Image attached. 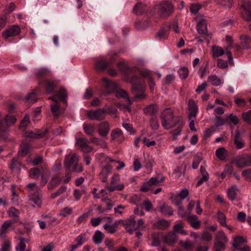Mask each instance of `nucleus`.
Masks as SVG:
<instances>
[{
	"label": "nucleus",
	"mask_w": 251,
	"mask_h": 251,
	"mask_svg": "<svg viewBox=\"0 0 251 251\" xmlns=\"http://www.w3.org/2000/svg\"><path fill=\"white\" fill-rule=\"evenodd\" d=\"M160 118L161 125L164 129L168 130L176 126H177L176 129L173 131L174 140H176L177 136L180 134L184 125L182 118L179 117H175L173 110L170 108L164 110L161 113Z\"/></svg>",
	"instance_id": "f257e3e1"
},
{
	"label": "nucleus",
	"mask_w": 251,
	"mask_h": 251,
	"mask_svg": "<svg viewBox=\"0 0 251 251\" xmlns=\"http://www.w3.org/2000/svg\"><path fill=\"white\" fill-rule=\"evenodd\" d=\"M132 85V91L135 99L143 100L146 95L144 93L145 87L141 84L142 79L141 77L133 76L130 80Z\"/></svg>",
	"instance_id": "f03ea898"
},
{
	"label": "nucleus",
	"mask_w": 251,
	"mask_h": 251,
	"mask_svg": "<svg viewBox=\"0 0 251 251\" xmlns=\"http://www.w3.org/2000/svg\"><path fill=\"white\" fill-rule=\"evenodd\" d=\"M78 156L75 154H68L65 160L64 165L67 170L76 172H81L83 170L82 166L78 164Z\"/></svg>",
	"instance_id": "7ed1b4c3"
},
{
	"label": "nucleus",
	"mask_w": 251,
	"mask_h": 251,
	"mask_svg": "<svg viewBox=\"0 0 251 251\" xmlns=\"http://www.w3.org/2000/svg\"><path fill=\"white\" fill-rule=\"evenodd\" d=\"M28 193L31 195V200L38 206L42 205V196L39 192V187L35 183L27 185Z\"/></svg>",
	"instance_id": "20e7f679"
},
{
	"label": "nucleus",
	"mask_w": 251,
	"mask_h": 251,
	"mask_svg": "<svg viewBox=\"0 0 251 251\" xmlns=\"http://www.w3.org/2000/svg\"><path fill=\"white\" fill-rule=\"evenodd\" d=\"M174 7L169 1L161 2L155 7L156 13L161 17H169L173 12Z\"/></svg>",
	"instance_id": "39448f33"
},
{
	"label": "nucleus",
	"mask_w": 251,
	"mask_h": 251,
	"mask_svg": "<svg viewBox=\"0 0 251 251\" xmlns=\"http://www.w3.org/2000/svg\"><path fill=\"white\" fill-rule=\"evenodd\" d=\"M233 163L240 168H243L251 165V156L243 154L236 156L233 160Z\"/></svg>",
	"instance_id": "423d86ee"
},
{
	"label": "nucleus",
	"mask_w": 251,
	"mask_h": 251,
	"mask_svg": "<svg viewBox=\"0 0 251 251\" xmlns=\"http://www.w3.org/2000/svg\"><path fill=\"white\" fill-rule=\"evenodd\" d=\"M107 113L106 109H98L96 110H90L87 111V116L91 120L101 121L105 118Z\"/></svg>",
	"instance_id": "0eeeda50"
},
{
	"label": "nucleus",
	"mask_w": 251,
	"mask_h": 251,
	"mask_svg": "<svg viewBox=\"0 0 251 251\" xmlns=\"http://www.w3.org/2000/svg\"><path fill=\"white\" fill-rule=\"evenodd\" d=\"M119 175L114 174L111 178L110 186L107 188L108 191L111 192L115 190H122L124 188V185L123 183L119 182Z\"/></svg>",
	"instance_id": "6e6552de"
},
{
	"label": "nucleus",
	"mask_w": 251,
	"mask_h": 251,
	"mask_svg": "<svg viewBox=\"0 0 251 251\" xmlns=\"http://www.w3.org/2000/svg\"><path fill=\"white\" fill-rule=\"evenodd\" d=\"M90 142L85 138H78L76 139L75 145L78 146L83 152L88 153L93 150V148L89 146Z\"/></svg>",
	"instance_id": "1a4fd4ad"
},
{
	"label": "nucleus",
	"mask_w": 251,
	"mask_h": 251,
	"mask_svg": "<svg viewBox=\"0 0 251 251\" xmlns=\"http://www.w3.org/2000/svg\"><path fill=\"white\" fill-rule=\"evenodd\" d=\"M241 11L243 18L247 21H251V1L248 0L244 1Z\"/></svg>",
	"instance_id": "9d476101"
},
{
	"label": "nucleus",
	"mask_w": 251,
	"mask_h": 251,
	"mask_svg": "<svg viewBox=\"0 0 251 251\" xmlns=\"http://www.w3.org/2000/svg\"><path fill=\"white\" fill-rule=\"evenodd\" d=\"M21 32L20 27L17 25H13L9 27L2 32V36L5 38L18 35Z\"/></svg>",
	"instance_id": "9b49d317"
},
{
	"label": "nucleus",
	"mask_w": 251,
	"mask_h": 251,
	"mask_svg": "<svg viewBox=\"0 0 251 251\" xmlns=\"http://www.w3.org/2000/svg\"><path fill=\"white\" fill-rule=\"evenodd\" d=\"M56 96L50 97L49 99L54 101V103L50 105L51 111L54 118H57L61 114L60 107L56 100Z\"/></svg>",
	"instance_id": "f8f14e48"
},
{
	"label": "nucleus",
	"mask_w": 251,
	"mask_h": 251,
	"mask_svg": "<svg viewBox=\"0 0 251 251\" xmlns=\"http://www.w3.org/2000/svg\"><path fill=\"white\" fill-rule=\"evenodd\" d=\"M188 107L190 111L188 115L189 120L195 118L198 112V107L193 100L191 99L189 100Z\"/></svg>",
	"instance_id": "ddd939ff"
},
{
	"label": "nucleus",
	"mask_w": 251,
	"mask_h": 251,
	"mask_svg": "<svg viewBox=\"0 0 251 251\" xmlns=\"http://www.w3.org/2000/svg\"><path fill=\"white\" fill-rule=\"evenodd\" d=\"M110 131L109 124L107 122H103L100 123L98 127V132L99 135L102 137H106Z\"/></svg>",
	"instance_id": "4468645a"
},
{
	"label": "nucleus",
	"mask_w": 251,
	"mask_h": 251,
	"mask_svg": "<svg viewBox=\"0 0 251 251\" xmlns=\"http://www.w3.org/2000/svg\"><path fill=\"white\" fill-rule=\"evenodd\" d=\"M197 22V29L200 34H204L206 32V24L202 16H198L196 19Z\"/></svg>",
	"instance_id": "2eb2a0df"
},
{
	"label": "nucleus",
	"mask_w": 251,
	"mask_h": 251,
	"mask_svg": "<svg viewBox=\"0 0 251 251\" xmlns=\"http://www.w3.org/2000/svg\"><path fill=\"white\" fill-rule=\"evenodd\" d=\"M234 144L237 150L242 149L245 146V143L242 138L241 133L239 130H237L234 138Z\"/></svg>",
	"instance_id": "dca6fc26"
},
{
	"label": "nucleus",
	"mask_w": 251,
	"mask_h": 251,
	"mask_svg": "<svg viewBox=\"0 0 251 251\" xmlns=\"http://www.w3.org/2000/svg\"><path fill=\"white\" fill-rule=\"evenodd\" d=\"M14 223L11 220L5 221L0 228V238L4 237Z\"/></svg>",
	"instance_id": "f3484780"
},
{
	"label": "nucleus",
	"mask_w": 251,
	"mask_h": 251,
	"mask_svg": "<svg viewBox=\"0 0 251 251\" xmlns=\"http://www.w3.org/2000/svg\"><path fill=\"white\" fill-rule=\"evenodd\" d=\"M241 45L240 48L243 50H248L251 46V38L246 35L243 34L240 36Z\"/></svg>",
	"instance_id": "a211bd4d"
},
{
	"label": "nucleus",
	"mask_w": 251,
	"mask_h": 251,
	"mask_svg": "<svg viewBox=\"0 0 251 251\" xmlns=\"http://www.w3.org/2000/svg\"><path fill=\"white\" fill-rule=\"evenodd\" d=\"M177 240V235L173 231L168 233L163 237V241L169 245H173Z\"/></svg>",
	"instance_id": "6ab92c4d"
},
{
	"label": "nucleus",
	"mask_w": 251,
	"mask_h": 251,
	"mask_svg": "<svg viewBox=\"0 0 251 251\" xmlns=\"http://www.w3.org/2000/svg\"><path fill=\"white\" fill-rule=\"evenodd\" d=\"M125 226L126 231L130 234L137 230V225L135 220L128 219L126 221Z\"/></svg>",
	"instance_id": "aec40b11"
},
{
	"label": "nucleus",
	"mask_w": 251,
	"mask_h": 251,
	"mask_svg": "<svg viewBox=\"0 0 251 251\" xmlns=\"http://www.w3.org/2000/svg\"><path fill=\"white\" fill-rule=\"evenodd\" d=\"M116 55L117 53H115L109 61H99L97 62L95 64L96 69L98 71L104 70L109 66L111 62L114 60V58Z\"/></svg>",
	"instance_id": "412c9836"
},
{
	"label": "nucleus",
	"mask_w": 251,
	"mask_h": 251,
	"mask_svg": "<svg viewBox=\"0 0 251 251\" xmlns=\"http://www.w3.org/2000/svg\"><path fill=\"white\" fill-rule=\"evenodd\" d=\"M170 27L165 25L162 27L156 35V38L159 40H164L166 39L169 33Z\"/></svg>",
	"instance_id": "4be33fe9"
},
{
	"label": "nucleus",
	"mask_w": 251,
	"mask_h": 251,
	"mask_svg": "<svg viewBox=\"0 0 251 251\" xmlns=\"http://www.w3.org/2000/svg\"><path fill=\"white\" fill-rule=\"evenodd\" d=\"M111 137L112 140L116 141L119 143L122 142L124 140L122 131L118 128L112 130Z\"/></svg>",
	"instance_id": "5701e85b"
},
{
	"label": "nucleus",
	"mask_w": 251,
	"mask_h": 251,
	"mask_svg": "<svg viewBox=\"0 0 251 251\" xmlns=\"http://www.w3.org/2000/svg\"><path fill=\"white\" fill-rule=\"evenodd\" d=\"M159 211L163 215H172L173 210L171 206L165 203H160L158 206Z\"/></svg>",
	"instance_id": "b1692460"
},
{
	"label": "nucleus",
	"mask_w": 251,
	"mask_h": 251,
	"mask_svg": "<svg viewBox=\"0 0 251 251\" xmlns=\"http://www.w3.org/2000/svg\"><path fill=\"white\" fill-rule=\"evenodd\" d=\"M111 168L109 166H105L102 168L100 174V178L103 182H105L107 180L109 174L110 173Z\"/></svg>",
	"instance_id": "393cba45"
},
{
	"label": "nucleus",
	"mask_w": 251,
	"mask_h": 251,
	"mask_svg": "<svg viewBox=\"0 0 251 251\" xmlns=\"http://www.w3.org/2000/svg\"><path fill=\"white\" fill-rule=\"evenodd\" d=\"M103 81L106 87V91L108 93L112 92L117 89V85L114 82L109 81L105 78L103 79Z\"/></svg>",
	"instance_id": "a878e982"
},
{
	"label": "nucleus",
	"mask_w": 251,
	"mask_h": 251,
	"mask_svg": "<svg viewBox=\"0 0 251 251\" xmlns=\"http://www.w3.org/2000/svg\"><path fill=\"white\" fill-rule=\"evenodd\" d=\"M147 11L146 5L141 3H138L133 8V12L137 15L146 13Z\"/></svg>",
	"instance_id": "bb28decb"
},
{
	"label": "nucleus",
	"mask_w": 251,
	"mask_h": 251,
	"mask_svg": "<svg viewBox=\"0 0 251 251\" xmlns=\"http://www.w3.org/2000/svg\"><path fill=\"white\" fill-rule=\"evenodd\" d=\"M7 213L9 217L13 218V221H12L13 223H16L18 221L20 214L19 210L16 209L15 207H12L9 209Z\"/></svg>",
	"instance_id": "cd10ccee"
},
{
	"label": "nucleus",
	"mask_w": 251,
	"mask_h": 251,
	"mask_svg": "<svg viewBox=\"0 0 251 251\" xmlns=\"http://www.w3.org/2000/svg\"><path fill=\"white\" fill-rule=\"evenodd\" d=\"M226 40L227 44V47L226 49V53L228 56V60L229 63H231L233 60V57L230 51L228 50L229 49L232 47V38L230 36L227 35L226 37Z\"/></svg>",
	"instance_id": "c85d7f7f"
},
{
	"label": "nucleus",
	"mask_w": 251,
	"mask_h": 251,
	"mask_svg": "<svg viewBox=\"0 0 251 251\" xmlns=\"http://www.w3.org/2000/svg\"><path fill=\"white\" fill-rule=\"evenodd\" d=\"M184 226V224L181 222L175 225L173 227V232L176 234L178 233L183 235H187V231L183 229Z\"/></svg>",
	"instance_id": "c756f323"
},
{
	"label": "nucleus",
	"mask_w": 251,
	"mask_h": 251,
	"mask_svg": "<svg viewBox=\"0 0 251 251\" xmlns=\"http://www.w3.org/2000/svg\"><path fill=\"white\" fill-rule=\"evenodd\" d=\"M30 146L26 143H23L20 146V149L18 154L21 156H25L30 150Z\"/></svg>",
	"instance_id": "7c9ffc66"
},
{
	"label": "nucleus",
	"mask_w": 251,
	"mask_h": 251,
	"mask_svg": "<svg viewBox=\"0 0 251 251\" xmlns=\"http://www.w3.org/2000/svg\"><path fill=\"white\" fill-rule=\"evenodd\" d=\"M158 111V106L156 105L151 104L146 107L144 109L145 113L150 115H156Z\"/></svg>",
	"instance_id": "2f4dec72"
},
{
	"label": "nucleus",
	"mask_w": 251,
	"mask_h": 251,
	"mask_svg": "<svg viewBox=\"0 0 251 251\" xmlns=\"http://www.w3.org/2000/svg\"><path fill=\"white\" fill-rule=\"evenodd\" d=\"M104 234L100 230H96L93 237V240L95 244L99 245L102 242L104 238Z\"/></svg>",
	"instance_id": "473e14b6"
},
{
	"label": "nucleus",
	"mask_w": 251,
	"mask_h": 251,
	"mask_svg": "<svg viewBox=\"0 0 251 251\" xmlns=\"http://www.w3.org/2000/svg\"><path fill=\"white\" fill-rule=\"evenodd\" d=\"M237 191V186L235 185L232 186L230 188L227 190V195L228 198L231 201L234 200L236 198V194Z\"/></svg>",
	"instance_id": "72a5a7b5"
},
{
	"label": "nucleus",
	"mask_w": 251,
	"mask_h": 251,
	"mask_svg": "<svg viewBox=\"0 0 251 251\" xmlns=\"http://www.w3.org/2000/svg\"><path fill=\"white\" fill-rule=\"evenodd\" d=\"M115 95L118 98H123L126 99L128 104L130 105L131 104V101L129 99L126 92L124 90L122 89H117L115 91Z\"/></svg>",
	"instance_id": "f704fd0d"
},
{
	"label": "nucleus",
	"mask_w": 251,
	"mask_h": 251,
	"mask_svg": "<svg viewBox=\"0 0 251 251\" xmlns=\"http://www.w3.org/2000/svg\"><path fill=\"white\" fill-rule=\"evenodd\" d=\"M21 164L18 158H13L9 165L10 169L12 171H20L21 170Z\"/></svg>",
	"instance_id": "c9c22d12"
},
{
	"label": "nucleus",
	"mask_w": 251,
	"mask_h": 251,
	"mask_svg": "<svg viewBox=\"0 0 251 251\" xmlns=\"http://www.w3.org/2000/svg\"><path fill=\"white\" fill-rule=\"evenodd\" d=\"M83 128L85 133L88 135H93L95 132V127L91 124H84Z\"/></svg>",
	"instance_id": "e433bc0d"
},
{
	"label": "nucleus",
	"mask_w": 251,
	"mask_h": 251,
	"mask_svg": "<svg viewBox=\"0 0 251 251\" xmlns=\"http://www.w3.org/2000/svg\"><path fill=\"white\" fill-rule=\"evenodd\" d=\"M208 81L214 86H219L222 83V80L216 75H211L208 77Z\"/></svg>",
	"instance_id": "4c0bfd02"
},
{
	"label": "nucleus",
	"mask_w": 251,
	"mask_h": 251,
	"mask_svg": "<svg viewBox=\"0 0 251 251\" xmlns=\"http://www.w3.org/2000/svg\"><path fill=\"white\" fill-rule=\"evenodd\" d=\"M226 151L224 148H220L216 151L217 157L221 160H224L226 157Z\"/></svg>",
	"instance_id": "58836bf2"
},
{
	"label": "nucleus",
	"mask_w": 251,
	"mask_h": 251,
	"mask_svg": "<svg viewBox=\"0 0 251 251\" xmlns=\"http://www.w3.org/2000/svg\"><path fill=\"white\" fill-rule=\"evenodd\" d=\"M212 52L213 56L215 57L221 56L225 53L223 49L218 46H213L212 48Z\"/></svg>",
	"instance_id": "ea45409f"
},
{
	"label": "nucleus",
	"mask_w": 251,
	"mask_h": 251,
	"mask_svg": "<svg viewBox=\"0 0 251 251\" xmlns=\"http://www.w3.org/2000/svg\"><path fill=\"white\" fill-rule=\"evenodd\" d=\"M60 178L59 177L57 176L52 177L48 184V188L49 189H52L55 186L59 184L60 182Z\"/></svg>",
	"instance_id": "a19ab883"
},
{
	"label": "nucleus",
	"mask_w": 251,
	"mask_h": 251,
	"mask_svg": "<svg viewBox=\"0 0 251 251\" xmlns=\"http://www.w3.org/2000/svg\"><path fill=\"white\" fill-rule=\"evenodd\" d=\"M40 171L37 168H31L29 170V177L33 179H38L40 175Z\"/></svg>",
	"instance_id": "79ce46f5"
},
{
	"label": "nucleus",
	"mask_w": 251,
	"mask_h": 251,
	"mask_svg": "<svg viewBox=\"0 0 251 251\" xmlns=\"http://www.w3.org/2000/svg\"><path fill=\"white\" fill-rule=\"evenodd\" d=\"M150 126L152 130H156L159 127V124L156 117H152L150 121Z\"/></svg>",
	"instance_id": "37998d69"
},
{
	"label": "nucleus",
	"mask_w": 251,
	"mask_h": 251,
	"mask_svg": "<svg viewBox=\"0 0 251 251\" xmlns=\"http://www.w3.org/2000/svg\"><path fill=\"white\" fill-rule=\"evenodd\" d=\"M157 226L161 229H167L170 226L169 222L165 220H160L156 224Z\"/></svg>",
	"instance_id": "c03bdc74"
},
{
	"label": "nucleus",
	"mask_w": 251,
	"mask_h": 251,
	"mask_svg": "<svg viewBox=\"0 0 251 251\" xmlns=\"http://www.w3.org/2000/svg\"><path fill=\"white\" fill-rule=\"evenodd\" d=\"M55 96H57L56 99L58 98L60 100L64 102L66 101V98L67 97L66 90L64 88H61L59 90L58 94Z\"/></svg>",
	"instance_id": "a18cd8bd"
},
{
	"label": "nucleus",
	"mask_w": 251,
	"mask_h": 251,
	"mask_svg": "<svg viewBox=\"0 0 251 251\" xmlns=\"http://www.w3.org/2000/svg\"><path fill=\"white\" fill-rule=\"evenodd\" d=\"M164 180L165 177L164 176H162L160 180H159L157 177H152L149 180V181L153 188L154 186L159 185V183L164 181Z\"/></svg>",
	"instance_id": "49530a36"
},
{
	"label": "nucleus",
	"mask_w": 251,
	"mask_h": 251,
	"mask_svg": "<svg viewBox=\"0 0 251 251\" xmlns=\"http://www.w3.org/2000/svg\"><path fill=\"white\" fill-rule=\"evenodd\" d=\"M179 244L185 249L188 250L191 249L194 246V244L189 240L187 239L185 241H180Z\"/></svg>",
	"instance_id": "de8ad7c7"
},
{
	"label": "nucleus",
	"mask_w": 251,
	"mask_h": 251,
	"mask_svg": "<svg viewBox=\"0 0 251 251\" xmlns=\"http://www.w3.org/2000/svg\"><path fill=\"white\" fill-rule=\"evenodd\" d=\"M178 73L181 79H185L188 75V69L186 67H182L178 70Z\"/></svg>",
	"instance_id": "09e8293b"
},
{
	"label": "nucleus",
	"mask_w": 251,
	"mask_h": 251,
	"mask_svg": "<svg viewBox=\"0 0 251 251\" xmlns=\"http://www.w3.org/2000/svg\"><path fill=\"white\" fill-rule=\"evenodd\" d=\"M242 117L245 122L251 124V110L243 112Z\"/></svg>",
	"instance_id": "8fccbe9b"
},
{
	"label": "nucleus",
	"mask_w": 251,
	"mask_h": 251,
	"mask_svg": "<svg viewBox=\"0 0 251 251\" xmlns=\"http://www.w3.org/2000/svg\"><path fill=\"white\" fill-rule=\"evenodd\" d=\"M217 241H221L224 243H227V238L223 231H219L216 235Z\"/></svg>",
	"instance_id": "3c124183"
},
{
	"label": "nucleus",
	"mask_w": 251,
	"mask_h": 251,
	"mask_svg": "<svg viewBox=\"0 0 251 251\" xmlns=\"http://www.w3.org/2000/svg\"><path fill=\"white\" fill-rule=\"evenodd\" d=\"M217 220L222 226L226 223V217L223 212L219 211L217 213Z\"/></svg>",
	"instance_id": "603ef678"
},
{
	"label": "nucleus",
	"mask_w": 251,
	"mask_h": 251,
	"mask_svg": "<svg viewBox=\"0 0 251 251\" xmlns=\"http://www.w3.org/2000/svg\"><path fill=\"white\" fill-rule=\"evenodd\" d=\"M201 160V154H197L196 156H195L194 158V161L192 163V167L193 169H197L200 163Z\"/></svg>",
	"instance_id": "864d4df0"
},
{
	"label": "nucleus",
	"mask_w": 251,
	"mask_h": 251,
	"mask_svg": "<svg viewBox=\"0 0 251 251\" xmlns=\"http://www.w3.org/2000/svg\"><path fill=\"white\" fill-rule=\"evenodd\" d=\"M46 89L49 93H50L53 91L55 87L56 86L55 82L52 80H49L46 82Z\"/></svg>",
	"instance_id": "5fc2aeb1"
},
{
	"label": "nucleus",
	"mask_w": 251,
	"mask_h": 251,
	"mask_svg": "<svg viewBox=\"0 0 251 251\" xmlns=\"http://www.w3.org/2000/svg\"><path fill=\"white\" fill-rule=\"evenodd\" d=\"M25 247L26 245L25 239L23 237H21L20 238V243L16 247V250L18 251H24Z\"/></svg>",
	"instance_id": "6e6d98bb"
},
{
	"label": "nucleus",
	"mask_w": 251,
	"mask_h": 251,
	"mask_svg": "<svg viewBox=\"0 0 251 251\" xmlns=\"http://www.w3.org/2000/svg\"><path fill=\"white\" fill-rule=\"evenodd\" d=\"M233 0H218L219 3L224 8H230L232 4Z\"/></svg>",
	"instance_id": "4d7b16f0"
},
{
	"label": "nucleus",
	"mask_w": 251,
	"mask_h": 251,
	"mask_svg": "<svg viewBox=\"0 0 251 251\" xmlns=\"http://www.w3.org/2000/svg\"><path fill=\"white\" fill-rule=\"evenodd\" d=\"M226 243L221 242V241H217L214 245L215 251H221L223 250L225 248Z\"/></svg>",
	"instance_id": "13d9d810"
},
{
	"label": "nucleus",
	"mask_w": 251,
	"mask_h": 251,
	"mask_svg": "<svg viewBox=\"0 0 251 251\" xmlns=\"http://www.w3.org/2000/svg\"><path fill=\"white\" fill-rule=\"evenodd\" d=\"M212 239V234L208 231L205 230L201 235V240L204 241H210Z\"/></svg>",
	"instance_id": "bf43d9fd"
},
{
	"label": "nucleus",
	"mask_w": 251,
	"mask_h": 251,
	"mask_svg": "<svg viewBox=\"0 0 251 251\" xmlns=\"http://www.w3.org/2000/svg\"><path fill=\"white\" fill-rule=\"evenodd\" d=\"M243 176L248 181H251V169L244 170L242 172Z\"/></svg>",
	"instance_id": "052dcab7"
},
{
	"label": "nucleus",
	"mask_w": 251,
	"mask_h": 251,
	"mask_svg": "<svg viewBox=\"0 0 251 251\" xmlns=\"http://www.w3.org/2000/svg\"><path fill=\"white\" fill-rule=\"evenodd\" d=\"M153 188L149 181H147L144 183L141 186L140 190L141 191L144 192H147Z\"/></svg>",
	"instance_id": "680f3d73"
},
{
	"label": "nucleus",
	"mask_w": 251,
	"mask_h": 251,
	"mask_svg": "<svg viewBox=\"0 0 251 251\" xmlns=\"http://www.w3.org/2000/svg\"><path fill=\"white\" fill-rule=\"evenodd\" d=\"M201 7V5H200V4H193L190 6V10L191 13L194 14H197L198 12V11L200 10Z\"/></svg>",
	"instance_id": "e2e57ef3"
},
{
	"label": "nucleus",
	"mask_w": 251,
	"mask_h": 251,
	"mask_svg": "<svg viewBox=\"0 0 251 251\" xmlns=\"http://www.w3.org/2000/svg\"><path fill=\"white\" fill-rule=\"evenodd\" d=\"M140 74L142 76L145 77L148 79L152 77L151 72L148 70L143 69L140 71Z\"/></svg>",
	"instance_id": "0e129e2a"
},
{
	"label": "nucleus",
	"mask_w": 251,
	"mask_h": 251,
	"mask_svg": "<svg viewBox=\"0 0 251 251\" xmlns=\"http://www.w3.org/2000/svg\"><path fill=\"white\" fill-rule=\"evenodd\" d=\"M25 136L30 138H37L40 137L41 134L40 133H35L32 131H27L25 133Z\"/></svg>",
	"instance_id": "69168bd1"
},
{
	"label": "nucleus",
	"mask_w": 251,
	"mask_h": 251,
	"mask_svg": "<svg viewBox=\"0 0 251 251\" xmlns=\"http://www.w3.org/2000/svg\"><path fill=\"white\" fill-rule=\"evenodd\" d=\"M75 241L77 242V244H78L79 246H81L86 241L85 235L84 234H81L75 238Z\"/></svg>",
	"instance_id": "338daca9"
},
{
	"label": "nucleus",
	"mask_w": 251,
	"mask_h": 251,
	"mask_svg": "<svg viewBox=\"0 0 251 251\" xmlns=\"http://www.w3.org/2000/svg\"><path fill=\"white\" fill-rule=\"evenodd\" d=\"M245 240L244 238L242 237H237L234 239V243L233 244V246L235 248H238L240 244L241 243H244Z\"/></svg>",
	"instance_id": "774afa93"
}]
</instances>
